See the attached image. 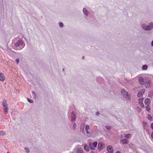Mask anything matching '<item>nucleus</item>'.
I'll return each mask as SVG.
<instances>
[{"label":"nucleus","mask_w":153,"mask_h":153,"mask_svg":"<svg viewBox=\"0 0 153 153\" xmlns=\"http://www.w3.org/2000/svg\"><path fill=\"white\" fill-rule=\"evenodd\" d=\"M25 44L23 43L22 40H19L15 44V46L17 49L21 50L25 46Z\"/></svg>","instance_id":"1"},{"label":"nucleus","mask_w":153,"mask_h":153,"mask_svg":"<svg viewBox=\"0 0 153 153\" xmlns=\"http://www.w3.org/2000/svg\"><path fill=\"white\" fill-rule=\"evenodd\" d=\"M121 93L123 97L128 100H131V95L126 91V90L123 89L121 90Z\"/></svg>","instance_id":"2"},{"label":"nucleus","mask_w":153,"mask_h":153,"mask_svg":"<svg viewBox=\"0 0 153 153\" xmlns=\"http://www.w3.org/2000/svg\"><path fill=\"white\" fill-rule=\"evenodd\" d=\"M142 27L145 30H150L153 28V23L151 22L149 23V25H146L144 24L142 25Z\"/></svg>","instance_id":"3"},{"label":"nucleus","mask_w":153,"mask_h":153,"mask_svg":"<svg viewBox=\"0 0 153 153\" xmlns=\"http://www.w3.org/2000/svg\"><path fill=\"white\" fill-rule=\"evenodd\" d=\"M145 83V86L146 88H149L152 86V81L150 79L146 78Z\"/></svg>","instance_id":"4"},{"label":"nucleus","mask_w":153,"mask_h":153,"mask_svg":"<svg viewBox=\"0 0 153 153\" xmlns=\"http://www.w3.org/2000/svg\"><path fill=\"white\" fill-rule=\"evenodd\" d=\"M69 118L71 119V121L73 122L76 120V117L75 115L74 112L72 111L71 112Z\"/></svg>","instance_id":"5"},{"label":"nucleus","mask_w":153,"mask_h":153,"mask_svg":"<svg viewBox=\"0 0 153 153\" xmlns=\"http://www.w3.org/2000/svg\"><path fill=\"white\" fill-rule=\"evenodd\" d=\"M98 150L100 151L103 149L105 147V145L102 142H100L98 144Z\"/></svg>","instance_id":"6"},{"label":"nucleus","mask_w":153,"mask_h":153,"mask_svg":"<svg viewBox=\"0 0 153 153\" xmlns=\"http://www.w3.org/2000/svg\"><path fill=\"white\" fill-rule=\"evenodd\" d=\"M145 89H142L138 93L137 96L139 97H140L142 96L143 94L145 92Z\"/></svg>","instance_id":"7"},{"label":"nucleus","mask_w":153,"mask_h":153,"mask_svg":"<svg viewBox=\"0 0 153 153\" xmlns=\"http://www.w3.org/2000/svg\"><path fill=\"white\" fill-rule=\"evenodd\" d=\"M107 150L110 153H113V147L111 145H109L107 146Z\"/></svg>","instance_id":"8"},{"label":"nucleus","mask_w":153,"mask_h":153,"mask_svg":"<svg viewBox=\"0 0 153 153\" xmlns=\"http://www.w3.org/2000/svg\"><path fill=\"white\" fill-rule=\"evenodd\" d=\"M143 98H141L138 99L139 102L140 104V105L142 107H144V105L143 103Z\"/></svg>","instance_id":"9"},{"label":"nucleus","mask_w":153,"mask_h":153,"mask_svg":"<svg viewBox=\"0 0 153 153\" xmlns=\"http://www.w3.org/2000/svg\"><path fill=\"white\" fill-rule=\"evenodd\" d=\"M85 124L84 123H82L81 124V126L80 127V131L82 133L84 132V126Z\"/></svg>","instance_id":"10"},{"label":"nucleus","mask_w":153,"mask_h":153,"mask_svg":"<svg viewBox=\"0 0 153 153\" xmlns=\"http://www.w3.org/2000/svg\"><path fill=\"white\" fill-rule=\"evenodd\" d=\"M139 81L141 85H143L145 84L144 79L142 77H139Z\"/></svg>","instance_id":"11"},{"label":"nucleus","mask_w":153,"mask_h":153,"mask_svg":"<svg viewBox=\"0 0 153 153\" xmlns=\"http://www.w3.org/2000/svg\"><path fill=\"white\" fill-rule=\"evenodd\" d=\"M128 143V141L126 139H123L120 141V143L122 144H127Z\"/></svg>","instance_id":"12"},{"label":"nucleus","mask_w":153,"mask_h":153,"mask_svg":"<svg viewBox=\"0 0 153 153\" xmlns=\"http://www.w3.org/2000/svg\"><path fill=\"white\" fill-rule=\"evenodd\" d=\"M150 103V99L149 98L146 99L145 101V104L146 105H149Z\"/></svg>","instance_id":"13"},{"label":"nucleus","mask_w":153,"mask_h":153,"mask_svg":"<svg viewBox=\"0 0 153 153\" xmlns=\"http://www.w3.org/2000/svg\"><path fill=\"white\" fill-rule=\"evenodd\" d=\"M5 80V77L4 74L2 73H0V80L3 81Z\"/></svg>","instance_id":"14"},{"label":"nucleus","mask_w":153,"mask_h":153,"mask_svg":"<svg viewBox=\"0 0 153 153\" xmlns=\"http://www.w3.org/2000/svg\"><path fill=\"white\" fill-rule=\"evenodd\" d=\"M83 150L81 148H79L77 149L76 151V153H83Z\"/></svg>","instance_id":"15"},{"label":"nucleus","mask_w":153,"mask_h":153,"mask_svg":"<svg viewBox=\"0 0 153 153\" xmlns=\"http://www.w3.org/2000/svg\"><path fill=\"white\" fill-rule=\"evenodd\" d=\"M2 105L4 107H7V100H4L2 103Z\"/></svg>","instance_id":"16"},{"label":"nucleus","mask_w":153,"mask_h":153,"mask_svg":"<svg viewBox=\"0 0 153 153\" xmlns=\"http://www.w3.org/2000/svg\"><path fill=\"white\" fill-rule=\"evenodd\" d=\"M85 130L86 131V133L87 134H88L89 133V132L88 131V130L89 129V126L88 125H86L85 126Z\"/></svg>","instance_id":"17"},{"label":"nucleus","mask_w":153,"mask_h":153,"mask_svg":"<svg viewBox=\"0 0 153 153\" xmlns=\"http://www.w3.org/2000/svg\"><path fill=\"white\" fill-rule=\"evenodd\" d=\"M83 12L84 14H85L86 16H87L88 14V11L87 10V9L85 8H84L83 9Z\"/></svg>","instance_id":"18"},{"label":"nucleus","mask_w":153,"mask_h":153,"mask_svg":"<svg viewBox=\"0 0 153 153\" xmlns=\"http://www.w3.org/2000/svg\"><path fill=\"white\" fill-rule=\"evenodd\" d=\"M84 149L87 151H89V148L88 146L85 144L84 146Z\"/></svg>","instance_id":"19"},{"label":"nucleus","mask_w":153,"mask_h":153,"mask_svg":"<svg viewBox=\"0 0 153 153\" xmlns=\"http://www.w3.org/2000/svg\"><path fill=\"white\" fill-rule=\"evenodd\" d=\"M89 145L91 149L93 150L95 149V148L94 147V146L91 143H90Z\"/></svg>","instance_id":"20"},{"label":"nucleus","mask_w":153,"mask_h":153,"mask_svg":"<svg viewBox=\"0 0 153 153\" xmlns=\"http://www.w3.org/2000/svg\"><path fill=\"white\" fill-rule=\"evenodd\" d=\"M4 113L5 114H7L8 112V107H4Z\"/></svg>","instance_id":"21"},{"label":"nucleus","mask_w":153,"mask_h":153,"mask_svg":"<svg viewBox=\"0 0 153 153\" xmlns=\"http://www.w3.org/2000/svg\"><path fill=\"white\" fill-rule=\"evenodd\" d=\"M148 117H147V118L150 121H152V117L150 115V114H148Z\"/></svg>","instance_id":"22"},{"label":"nucleus","mask_w":153,"mask_h":153,"mask_svg":"<svg viewBox=\"0 0 153 153\" xmlns=\"http://www.w3.org/2000/svg\"><path fill=\"white\" fill-rule=\"evenodd\" d=\"M148 68V66L147 65H144L142 66V69L143 70H146Z\"/></svg>","instance_id":"23"},{"label":"nucleus","mask_w":153,"mask_h":153,"mask_svg":"<svg viewBox=\"0 0 153 153\" xmlns=\"http://www.w3.org/2000/svg\"><path fill=\"white\" fill-rule=\"evenodd\" d=\"M5 134L6 133L4 131L0 130V135L4 136Z\"/></svg>","instance_id":"24"},{"label":"nucleus","mask_w":153,"mask_h":153,"mask_svg":"<svg viewBox=\"0 0 153 153\" xmlns=\"http://www.w3.org/2000/svg\"><path fill=\"white\" fill-rule=\"evenodd\" d=\"M131 137V134H126L125 135V137L127 139Z\"/></svg>","instance_id":"25"},{"label":"nucleus","mask_w":153,"mask_h":153,"mask_svg":"<svg viewBox=\"0 0 153 153\" xmlns=\"http://www.w3.org/2000/svg\"><path fill=\"white\" fill-rule=\"evenodd\" d=\"M146 110L149 112V111L150 110V108L149 105H146Z\"/></svg>","instance_id":"26"},{"label":"nucleus","mask_w":153,"mask_h":153,"mask_svg":"<svg viewBox=\"0 0 153 153\" xmlns=\"http://www.w3.org/2000/svg\"><path fill=\"white\" fill-rule=\"evenodd\" d=\"M76 123H74L73 125V128L74 130L76 129Z\"/></svg>","instance_id":"27"},{"label":"nucleus","mask_w":153,"mask_h":153,"mask_svg":"<svg viewBox=\"0 0 153 153\" xmlns=\"http://www.w3.org/2000/svg\"><path fill=\"white\" fill-rule=\"evenodd\" d=\"M24 149L26 150L27 153H29L30 152L29 149L27 147H25L24 148Z\"/></svg>","instance_id":"28"},{"label":"nucleus","mask_w":153,"mask_h":153,"mask_svg":"<svg viewBox=\"0 0 153 153\" xmlns=\"http://www.w3.org/2000/svg\"><path fill=\"white\" fill-rule=\"evenodd\" d=\"M92 144L93 145V146H94V147L95 148L97 146V143L96 142H94Z\"/></svg>","instance_id":"29"},{"label":"nucleus","mask_w":153,"mask_h":153,"mask_svg":"<svg viewBox=\"0 0 153 153\" xmlns=\"http://www.w3.org/2000/svg\"><path fill=\"white\" fill-rule=\"evenodd\" d=\"M105 127L108 130H109L111 128V127L110 126H105Z\"/></svg>","instance_id":"30"},{"label":"nucleus","mask_w":153,"mask_h":153,"mask_svg":"<svg viewBox=\"0 0 153 153\" xmlns=\"http://www.w3.org/2000/svg\"><path fill=\"white\" fill-rule=\"evenodd\" d=\"M32 93L34 95V98L35 99H36V94L35 93V92L34 91H33L32 92Z\"/></svg>","instance_id":"31"},{"label":"nucleus","mask_w":153,"mask_h":153,"mask_svg":"<svg viewBox=\"0 0 153 153\" xmlns=\"http://www.w3.org/2000/svg\"><path fill=\"white\" fill-rule=\"evenodd\" d=\"M27 100L28 101V102H29L30 103H33V101L32 100H31L30 99H27Z\"/></svg>","instance_id":"32"},{"label":"nucleus","mask_w":153,"mask_h":153,"mask_svg":"<svg viewBox=\"0 0 153 153\" xmlns=\"http://www.w3.org/2000/svg\"><path fill=\"white\" fill-rule=\"evenodd\" d=\"M59 25L61 27H63V24L62 22L59 23Z\"/></svg>","instance_id":"33"},{"label":"nucleus","mask_w":153,"mask_h":153,"mask_svg":"<svg viewBox=\"0 0 153 153\" xmlns=\"http://www.w3.org/2000/svg\"><path fill=\"white\" fill-rule=\"evenodd\" d=\"M19 59H16V62L17 64H18L19 62Z\"/></svg>","instance_id":"34"},{"label":"nucleus","mask_w":153,"mask_h":153,"mask_svg":"<svg viewBox=\"0 0 153 153\" xmlns=\"http://www.w3.org/2000/svg\"><path fill=\"white\" fill-rule=\"evenodd\" d=\"M151 127L152 128L153 130V123H152L151 124Z\"/></svg>","instance_id":"35"},{"label":"nucleus","mask_w":153,"mask_h":153,"mask_svg":"<svg viewBox=\"0 0 153 153\" xmlns=\"http://www.w3.org/2000/svg\"><path fill=\"white\" fill-rule=\"evenodd\" d=\"M151 136L152 138L153 139V131H152L151 133Z\"/></svg>","instance_id":"36"},{"label":"nucleus","mask_w":153,"mask_h":153,"mask_svg":"<svg viewBox=\"0 0 153 153\" xmlns=\"http://www.w3.org/2000/svg\"><path fill=\"white\" fill-rule=\"evenodd\" d=\"M100 114V113L99 112H97L96 113V115H99Z\"/></svg>","instance_id":"37"},{"label":"nucleus","mask_w":153,"mask_h":153,"mask_svg":"<svg viewBox=\"0 0 153 153\" xmlns=\"http://www.w3.org/2000/svg\"><path fill=\"white\" fill-rule=\"evenodd\" d=\"M151 45H152L153 46V40L152 42Z\"/></svg>","instance_id":"38"},{"label":"nucleus","mask_w":153,"mask_h":153,"mask_svg":"<svg viewBox=\"0 0 153 153\" xmlns=\"http://www.w3.org/2000/svg\"><path fill=\"white\" fill-rule=\"evenodd\" d=\"M116 153H121L119 151H117V152Z\"/></svg>","instance_id":"39"},{"label":"nucleus","mask_w":153,"mask_h":153,"mask_svg":"<svg viewBox=\"0 0 153 153\" xmlns=\"http://www.w3.org/2000/svg\"><path fill=\"white\" fill-rule=\"evenodd\" d=\"M82 59H85V57L84 56H83L82 57Z\"/></svg>","instance_id":"40"},{"label":"nucleus","mask_w":153,"mask_h":153,"mask_svg":"<svg viewBox=\"0 0 153 153\" xmlns=\"http://www.w3.org/2000/svg\"><path fill=\"white\" fill-rule=\"evenodd\" d=\"M64 68H63V69H62V71H64Z\"/></svg>","instance_id":"41"},{"label":"nucleus","mask_w":153,"mask_h":153,"mask_svg":"<svg viewBox=\"0 0 153 153\" xmlns=\"http://www.w3.org/2000/svg\"><path fill=\"white\" fill-rule=\"evenodd\" d=\"M24 39H25V40H26V39L25 38H25H24Z\"/></svg>","instance_id":"42"},{"label":"nucleus","mask_w":153,"mask_h":153,"mask_svg":"<svg viewBox=\"0 0 153 153\" xmlns=\"http://www.w3.org/2000/svg\"><path fill=\"white\" fill-rule=\"evenodd\" d=\"M106 153H109V152L108 153V152H106Z\"/></svg>","instance_id":"43"},{"label":"nucleus","mask_w":153,"mask_h":153,"mask_svg":"<svg viewBox=\"0 0 153 153\" xmlns=\"http://www.w3.org/2000/svg\"><path fill=\"white\" fill-rule=\"evenodd\" d=\"M121 137H122V135H121Z\"/></svg>","instance_id":"44"},{"label":"nucleus","mask_w":153,"mask_h":153,"mask_svg":"<svg viewBox=\"0 0 153 153\" xmlns=\"http://www.w3.org/2000/svg\"><path fill=\"white\" fill-rule=\"evenodd\" d=\"M7 153H9V152H7Z\"/></svg>","instance_id":"45"}]
</instances>
